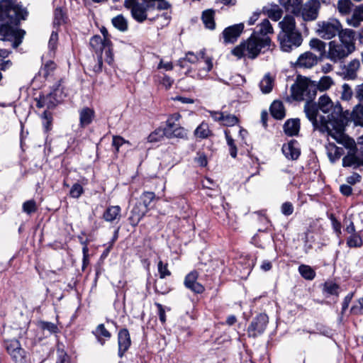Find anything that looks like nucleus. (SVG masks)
Here are the masks:
<instances>
[{
  "instance_id": "60",
  "label": "nucleus",
  "mask_w": 363,
  "mask_h": 363,
  "mask_svg": "<svg viewBox=\"0 0 363 363\" xmlns=\"http://www.w3.org/2000/svg\"><path fill=\"white\" fill-rule=\"evenodd\" d=\"M173 67L174 66L172 62H164L163 60H161L157 65L158 69H163L165 71H170Z\"/></svg>"
},
{
  "instance_id": "12",
  "label": "nucleus",
  "mask_w": 363,
  "mask_h": 363,
  "mask_svg": "<svg viewBox=\"0 0 363 363\" xmlns=\"http://www.w3.org/2000/svg\"><path fill=\"white\" fill-rule=\"evenodd\" d=\"M318 57L310 51L299 55L294 65L296 68L310 69L317 65Z\"/></svg>"
},
{
  "instance_id": "8",
  "label": "nucleus",
  "mask_w": 363,
  "mask_h": 363,
  "mask_svg": "<svg viewBox=\"0 0 363 363\" xmlns=\"http://www.w3.org/2000/svg\"><path fill=\"white\" fill-rule=\"evenodd\" d=\"M183 58L186 59V62L190 64H195L196 62L200 64L201 60L204 61L206 67H203L197 74V77L200 79L205 77L213 67L212 59L205 56V50H201L197 55L192 52H188Z\"/></svg>"
},
{
  "instance_id": "53",
  "label": "nucleus",
  "mask_w": 363,
  "mask_h": 363,
  "mask_svg": "<svg viewBox=\"0 0 363 363\" xmlns=\"http://www.w3.org/2000/svg\"><path fill=\"white\" fill-rule=\"evenodd\" d=\"M157 268L161 279H164L166 277L171 275V272L167 269V264H164L162 261H159Z\"/></svg>"
},
{
  "instance_id": "41",
  "label": "nucleus",
  "mask_w": 363,
  "mask_h": 363,
  "mask_svg": "<svg viewBox=\"0 0 363 363\" xmlns=\"http://www.w3.org/2000/svg\"><path fill=\"white\" fill-rule=\"evenodd\" d=\"M167 128H157L151 133L147 137L149 143H156L160 141L164 136L166 137Z\"/></svg>"
},
{
  "instance_id": "4",
  "label": "nucleus",
  "mask_w": 363,
  "mask_h": 363,
  "mask_svg": "<svg viewBox=\"0 0 363 363\" xmlns=\"http://www.w3.org/2000/svg\"><path fill=\"white\" fill-rule=\"evenodd\" d=\"M281 30L278 35L280 48L284 52H289L296 49L303 43L302 35L296 28V21L293 16L286 15L279 21Z\"/></svg>"
},
{
  "instance_id": "33",
  "label": "nucleus",
  "mask_w": 363,
  "mask_h": 363,
  "mask_svg": "<svg viewBox=\"0 0 363 363\" xmlns=\"http://www.w3.org/2000/svg\"><path fill=\"white\" fill-rule=\"evenodd\" d=\"M273 33V28L267 18H265L257 26V30L253 33H255L257 36H267V34Z\"/></svg>"
},
{
  "instance_id": "24",
  "label": "nucleus",
  "mask_w": 363,
  "mask_h": 363,
  "mask_svg": "<svg viewBox=\"0 0 363 363\" xmlns=\"http://www.w3.org/2000/svg\"><path fill=\"white\" fill-rule=\"evenodd\" d=\"M121 207L119 206H111L106 208L103 214L104 219L110 223L118 221L121 218Z\"/></svg>"
},
{
  "instance_id": "13",
  "label": "nucleus",
  "mask_w": 363,
  "mask_h": 363,
  "mask_svg": "<svg viewBox=\"0 0 363 363\" xmlns=\"http://www.w3.org/2000/svg\"><path fill=\"white\" fill-rule=\"evenodd\" d=\"M244 29V24L240 23L225 28L223 36L225 43H233L239 38Z\"/></svg>"
},
{
  "instance_id": "46",
  "label": "nucleus",
  "mask_w": 363,
  "mask_h": 363,
  "mask_svg": "<svg viewBox=\"0 0 363 363\" xmlns=\"http://www.w3.org/2000/svg\"><path fill=\"white\" fill-rule=\"evenodd\" d=\"M352 3L350 0H339L337 9L342 14L349 13L352 9Z\"/></svg>"
},
{
  "instance_id": "11",
  "label": "nucleus",
  "mask_w": 363,
  "mask_h": 363,
  "mask_svg": "<svg viewBox=\"0 0 363 363\" xmlns=\"http://www.w3.org/2000/svg\"><path fill=\"white\" fill-rule=\"evenodd\" d=\"M318 4L313 1H308L302 6L300 13L296 16H301L304 21H312L317 19L318 16Z\"/></svg>"
},
{
  "instance_id": "49",
  "label": "nucleus",
  "mask_w": 363,
  "mask_h": 363,
  "mask_svg": "<svg viewBox=\"0 0 363 363\" xmlns=\"http://www.w3.org/2000/svg\"><path fill=\"white\" fill-rule=\"evenodd\" d=\"M227 144L229 146L230 154L232 157L235 158L237 156L238 149L235 144L234 140L228 134L227 131L225 132Z\"/></svg>"
},
{
  "instance_id": "1",
  "label": "nucleus",
  "mask_w": 363,
  "mask_h": 363,
  "mask_svg": "<svg viewBox=\"0 0 363 363\" xmlns=\"http://www.w3.org/2000/svg\"><path fill=\"white\" fill-rule=\"evenodd\" d=\"M304 112L314 130L327 133L338 143H344L342 108L338 102L334 104L328 96L323 95L320 97L318 104L307 103L304 106Z\"/></svg>"
},
{
  "instance_id": "39",
  "label": "nucleus",
  "mask_w": 363,
  "mask_h": 363,
  "mask_svg": "<svg viewBox=\"0 0 363 363\" xmlns=\"http://www.w3.org/2000/svg\"><path fill=\"white\" fill-rule=\"evenodd\" d=\"M52 83H45V86H47L50 91H62L65 88V80L61 77H55L52 79Z\"/></svg>"
},
{
  "instance_id": "25",
  "label": "nucleus",
  "mask_w": 363,
  "mask_h": 363,
  "mask_svg": "<svg viewBox=\"0 0 363 363\" xmlns=\"http://www.w3.org/2000/svg\"><path fill=\"white\" fill-rule=\"evenodd\" d=\"M342 165L344 167H354L357 168L363 166V152L358 156L354 154H348L342 159Z\"/></svg>"
},
{
  "instance_id": "26",
  "label": "nucleus",
  "mask_w": 363,
  "mask_h": 363,
  "mask_svg": "<svg viewBox=\"0 0 363 363\" xmlns=\"http://www.w3.org/2000/svg\"><path fill=\"white\" fill-rule=\"evenodd\" d=\"M147 7L143 4L135 5L130 9L132 17L138 23L144 22L147 18Z\"/></svg>"
},
{
  "instance_id": "64",
  "label": "nucleus",
  "mask_w": 363,
  "mask_h": 363,
  "mask_svg": "<svg viewBox=\"0 0 363 363\" xmlns=\"http://www.w3.org/2000/svg\"><path fill=\"white\" fill-rule=\"evenodd\" d=\"M359 306H353L351 309L352 312L354 314L363 313V297L359 301Z\"/></svg>"
},
{
  "instance_id": "56",
  "label": "nucleus",
  "mask_w": 363,
  "mask_h": 363,
  "mask_svg": "<svg viewBox=\"0 0 363 363\" xmlns=\"http://www.w3.org/2000/svg\"><path fill=\"white\" fill-rule=\"evenodd\" d=\"M57 40V33L56 31H52L48 43V47L51 50L54 51L56 48Z\"/></svg>"
},
{
  "instance_id": "58",
  "label": "nucleus",
  "mask_w": 363,
  "mask_h": 363,
  "mask_svg": "<svg viewBox=\"0 0 363 363\" xmlns=\"http://www.w3.org/2000/svg\"><path fill=\"white\" fill-rule=\"evenodd\" d=\"M173 82V79L169 77L164 75L160 81V84H162L164 89H167L171 88Z\"/></svg>"
},
{
  "instance_id": "18",
  "label": "nucleus",
  "mask_w": 363,
  "mask_h": 363,
  "mask_svg": "<svg viewBox=\"0 0 363 363\" xmlns=\"http://www.w3.org/2000/svg\"><path fill=\"white\" fill-rule=\"evenodd\" d=\"M118 355L122 357L131 345L129 332L127 329H121L118 335Z\"/></svg>"
},
{
  "instance_id": "63",
  "label": "nucleus",
  "mask_w": 363,
  "mask_h": 363,
  "mask_svg": "<svg viewBox=\"0 0 363 363\" xmlns=\"http://www.w3.org/2000/svg\"><path fill=\"white\" fill-rule=\"evenodd\" d=\"M56 363H70L69 357L63 351L60 352Z\"/></svg>"
},
{
  "instance_id": "45",
  "label": "nucleus",
  "mask_w": 363,
  "mask_h": 363,
  "mask_svg": "<svg viewBox=\"0 0 363 363\" xmlns=\"http://www.w3.org/2000/svg\"><path fill=\"white\" fill-rule=\"evenodd\" d=\"M333 84V81L330 77L324 76L320 78L319 83L316 86L319 91H326Z\"/></svg>"
},
{
  "instance_id": "10",
  "label": "nucleus",
  "mask_w": 363,
  "mask_h": 363,
  "mask_svg": "<svg viewBox=\"0 0 363 363\" xmlns=\"http://www.w3.org/2000/svg\"><path fill=\"white\" fill-rule=\"evenodd\" d=\"M269 322L268 316L265 313H259L250 324L247 328L249 337H257L265 330Z\"/></svg>"
},
{
  "instance_id": "15",
  "label": "nucleus",
  "mask_w": 363,
  "mask_h": 363,
  "mask_svg": "<svg viewBox=\"0 0 363 363\" xmlns=\"http://www.w3.org/2000/svg\"><path fill=\"white\" fill-rule=\"evenodd\" d=\"M199 273L196 271L191 272L184 279V286L195 294H201L204 291V287L197 281Z\"/></svg>"
},
{
  "instance_id": "37",
  "label": "nucleus",
  "mask_w": 363,
  "mask_h": 363,
  "mask_svg": "<svg viewBox=\"0 0 363 363\" xmlns=\"http://www.w3.org/2000/svg\"><path fill=\"white\" fill-rule=\"evenodd\" d=\"M206 28L213 30L215 28L214 11L211 9L203 11L201 16Z\"/></svg>"
},
{
  "instance_id": "23",
  "label": "nucleus",
  "mask_w": 363,
  "mask_h": 363,
  "mask_svg": "<svg viewBox=\"0 0 363 363\" xmlns=\"http://www.w3.org/2000/svg\"><path fill=\"white\" fill-rule=\"evenodd\" d=\"M79 125L81 128H84L91 124L94 118V111L89 107H84L79 110Z\"/></svg>"
},
{
  "instance_id": "40",
  "label": "nucleus",
  "mask_w": 363,
  "mask_h": 363,
  "mask_svg": "<svg viewBox=\"0 0 363 363\" xmlns=\"http://www.w3.org/2000/svg\"><path fill=\"white\" fill-rule=\"evenodd\" d=\"M274 78L270 74H266L259 83L261 91H272L274 88Z\"/></svg>"
},
{
  "instance_id": "6",
  "label": "nucleus",
  "mask_w": 363,
  "mask_h": 363,
  "mask_svg": "<svg viewBox=\"0 0 363 363\" xmlns=\"http://www.w3.org/2000/svg\"><path fill=\"white\" fill-rule=\"evenodd\" d=\"M345 29H342L341 23L336 18H329L327 21H318L315 30L316 34L325 40H330L333 38L341 34Z\"/></svg>"
},
{
  "instance_id": "61",
  "label": "nucleus",
  "mask_w": 363,
  "mask_h": 363,
  "mask_svg": "<svg viewBox=\"0 0 363 363\" xmlns=\"http://www.w3.org/2000/svg\"><path fill=\"white\" fill-rule=\"evenodd\" d=\"M361 179V176L357 173H353L351 176L347 178V182L350 185L355 184L357 182H359Z\"/></svg>"
},
{
  "instance_id": "54",
  "label": "nucleus",
  "mask_w": 363,
  "mask_h": 363,
  "mask_svg": "<svg viewBox=\"0 0 363 363\" xmlns=\"http://www.w3.org/2000/svg\"><path fill=\"white\" fill-rule=\"evenodd\" d=\"M82 193H83L82 186L79 184H74L70 189L69 194L73 198H79L82 195Z\"/></svg>"
},
{
  "instance_id": "55",
  "label": "nucleus",
  "mask_w": 363,
  "mask_h": 363,
  "mask_svg": "<svg viewBox=\"0 0 363 363\" xmlns=\"http://www.w3.org/2000/svg\"><path fill=\"white\" fill-rule=\"evenodd\" d=\"M221 121L227 126H233L238 123V118L234 115L228 114Z\"/></svg>"
},
{
  "instance_id": "16",
  "label": "nucleus",
  "mask_w": 363,
  "mask_h": 363,
  "mask_svg": "<svg viewBox=\"0 0 363 363\" xmlns=\"http://www.w3.org/2000/svg\"><path fill=\"white\" fill-rule=\"evenodd\" d=\"M290 91H316V84L308 78L299 75L291 85Z\"/></svg>"
},
{
  "instance_id": "19",
  "label": "nucleus",
  "mask_w": 363,
  "mask_h": 363,
  "mask_svg": "<svg viewBox=\"0 0 363 363\" xmlns=\"http://www.w3.org/2000/svg\"><path fill=\"white\" fill-rule=\"evenodd\" d=\"M282 152L285 157L291 160H296L300 155V149L298 143L295 140H291L282 146Z\"/></svg>"
},
{
  "instance_id": "7",
  "label": "nucleus",
  "mask_w": 363,
  "mask_h": 363,
  "mask_svg": "<svg viewBox=\"0 0 363 363\" xmlns=\"http://www.w3.org/2000/svg\"><path fill=\"white\" fill-rule=\"evenodd\" d=\"M90 45L96 52L104 55L105 61L111 65L113 62V55L111 51V41L104 40L100 35H94L90 39Z\"/></svg>"
},
{
  "instance_id": "50",
  "label": "nucleus",
  "mask_w": 363,
  "mask_h": 363,
  "mask_svg": "<svg viewBox=\"0 0 363 363\" xmlns=\"http://www.w3.org/2000/svg\"><path fill=\"white\" fill-rule=\"evenodd\" d=\"M65 22V13L62 9L57 8L54 12V26H59Z\"/></svg>"
},
{
  "instance_id": "44",
  "label": "nucleus",
  "mask_w": 363,
  "mask_h": 363,
  "mask_svg": "<svg viewBox=\"0 0 363 363\" xmlns=\"http://www.w3.org/2000/svg\"><path fill=\"white\" fill-rule=\"evenodd\" d=\"M301 275L307 280H312L315 276V271L308 265L301 264L298 267Z\"/></svg>"
},
{
  "instance_id": "21",
  "label": "nucleus",
  "mask_w": 363,
  "mask_h": 363,
  "mask_svg": "<svg viewBox=\"0 0 363 363\" xmlns=\"http://www.w3.org/2000/svg\"><path fill=\"white\" fill-rule=\"evenodd\" d=\"M262 12L269 18L274 21H278L283 16L282 9L277 4H269L262 8Z\"/></svg>"
},
{
  "instance_id": "51",
  "label": "nucleus",
  "mask_w": 363,
  "mask_h": 363,
  "mask_svg": "<svg viewBox=\"0 0 363 363\" xmlns=\"http://www.w3.org/2000/svg\"><path fill=\"white\" fill-rule=\"evenodd\" d=\"M339 286L333 282H325L324 284V291L330 295H337Z\"/></svg>"
},
{
  "instance_id": "59",
  "label": "nucleus",
  "mask_w": 363,
  "mask_h": 363,
  "mask_svg": "<svg viewBox=\"0 0 363 363\" xmlns=\"http://www.w3.org/2000/svg\"><path fill=\"white\" fill-rule=\"evenodd\" d=\"M126 141L121 136H113V146L116 148V150L118 152L119 150V147L125 143Z\"/></svg>"
},
{
  "instance_id": "22",
  "label": "nucleus",
  "mask_w": 363,
  "mask_h": 363,
  "mask_svg": "<svg viewBox=\"0 0 363 363\" xmlns=\"http://www.w3.org/2000/svg\"><path fill=\"white\" fill-rule=\"evenodd\" d=\"M279 2L286 11L296 16L300 13V10L303 5V0H279Z\"/></svg>"
},
{
  "instance_id": "5",
  "label": "nucleus",
  "mask_w": 363,
  "mask_h": 363,
  "mask_svg": "<svg viewBox=\"0 0 363 363\" xmlns=\"http://www.w3.org/2000/svg\"><path fill=\"white\" fill-rule=\"evenodd\" d=\"M270 45L269 37L257 36L255 33H252L247 41L235 47L232 53L240 59L244 57L255 59L260 52L269 49Z\"/></svg>"
},
{
  "instance_id": "47",
  "label": "nucleus",
  "mask_w": 363,
  "mask_h": 363,
  "mask_svg": "<svg viewBox=\"0 0 363 363\" xmlns=\"http://www.w3.org/2000/svg\"><path fill=\"white\" fill-rule=\"evenodd\" d=\"M347 244L350 247H358L362 246V240L358 233L352 234L347 238Z\"/></svg>"
},
{
  "instance_id": "14",
  "label": "nucleus",
  "mask_w": 363,
  "mask_h": 363,
  "mask_svg": "<svg viewBox=\"0 0 363 363\" xmlns=\"http://www.w3.org/2000/svg\"><path fill=\"white\" fill-rule=\"evenodd\" d=\"M56 69V65L53 61H48L39 70L38 76L34 78V82H36L38 79L44 78L45 83L51 84L52 83V79L55 77V71Z\"/></svg>"
},
{
  "instance_id": "57",
  "label": "nucleus",
  "mask_w": 363,
  "mask_h": 363,
  "mask_svg": "<svg viewBox=\"0 0 363 363\" xmlns=\"http://www.w3.org/2000/svg\"><path fill=\"white\" fill-rule=\"evenodd\" d=\"M294 212V207L291 203L285 202L281 206V213L285 216H290Z\"/></svg>"
},
{
  "instance_id": "32",
  "label": "nucleus",
  "mask_w": 363,
  "mask_h": 363,
  "mask_svg": "<svg viewBox=\"0 0 363 363\" xmlns=\"http://www.w3.org/2000/svg\"><path fill=\"white\" fill-rule=\"evenodd\" d=\"M196 138L203 140L208 138L213 135L212 131L210 130L208 123H201L194 130V133Z\"/></svg>"
},
{
  "instance_id": "42",
  "label": "nucleus",
  "mask_w": 363,
  "mask_h": 363,
  "mask_svg": "<svg viewBox=\"0 0 363 363\" xmlns=\"http://www.w3.org/2000/svg\"><path fill=\"white\" fill-rule=\"evenodd\" d=\"M155 194L152 191H145L143 193V194L140 197V203L143 204V206L147 208V210L150 208L151 203L155 200Z\"/></svg>"
},
{
  "instance_id": "29",
  "label": "nucleus",
  "mask_w": 363,
  "mask_h": 363,
  "mask_svg": "<svg viewBox=\"0 0 363 363\" xmlns=\"http://www.w3.org/2000/svg\"><path fill=\"white\" fill-rule=\"evenodd\" d=\"M300 129L299 119H289L284 125V133L289 136H293L298 134Z\"/></svg>"
},
{
  "instance_id": "36",
  "label": "nucleus",
  "mask_w": 363,
  "mask_h": 363,
  "mask_svg": "<svg viewBox=\"0 0 363 363\" xmlns=\"http://www.w3.org/2000/svg\"><path fill=\"white\" fill-rule=\"evenodd\" d=\"M270 111L272 116L277 119H282L285 116L284 106L279 101H274L272 104Z\"/></svg>"
},
{
  "instance_id": "30",
  "label": "nucleus",
  "mask_w": 363,
  "mask_h": 363,
  "mask_svg": "<svg viewBox=\"0 0 363 363\" xmlns=\"http://www.w3.org/2000/svg\"><path fill=\"white\" fill-rule=\"evenodd\" d=\"M328 156L332 162L338 160L344 153L342 147H337L334 143H328L325 145Z\"/></svg>"
},
{
  "instance_id": "43",
  "label": "nucleus",
  "mask_w": 363,
  "mask_h": 363,
  "mask_svg": "<svg viewBox=\"0 0 363 363\" xmlns=\"http://www.w3.org/2000/svg\"><path fill=\"white\" fill-rule=\"evenodd\" d=\"M352 118L355 125L363 126V106L358 104L352 111Z\"/></svg>"
},
{
  "instance_id": "20",
  "label": "nucleus",
  "mask_w": 363,
  "mask_h": 363,
  "mask_svg": "<svg viewBox=\"0 0 363 363\" xmlns=\"http://www.w3.org/2000/svg\"><path fill=\"white\" fill-rule=\"evenodd\" d=\"M360 66V61L357 59H354L348 64L345 65L342 69V74L344 79H354L357 77V71Z\"/></svg>"
},
{
  "instance_id": "31",
  "label": "nucleus",
  "mask_w": 363,
  "mask_h": 363,
  "mask_svg": "<svg viewBox=\"0 0 363 363\" xmlns=\"http://www.w3.org/2000/svg\"><path fill=\"white\" fill-rule=\"evenodd\" d=\"M113 27L121 32H126L128 30V20L122 15L118 14L111 19Z\"/></svg>"
},
{
  "instance_id": "17",
  "label": "nucleus",
  "mask_w": 363,
  "mask_h": 363,
  "mask_svg": "<svg viewBox=\"0 0 363 363\" xmlns=\"http://www.w3.org/2000/svg\"><path fill=\"white\" fill-rule=\"evenodd\" d=\"M36 106L39 108L47 106L48 108H54L58 103L57 99V92H48L46 95L40 94L39 97L35 98Z\"/></svg>"
},
{
  "instance_id": "38",
  "label": "nucleus",
  "mask_w": 363,
  "mask_h": 363,
  "mask_svg": "<svg viewBox=\"0 0 363 363\" xmlns=\"http://www.w3.org/2000/svg\"><path fill=\"white\" fill-rule=\"evenodd\" d=\"M94 334L98 339V341L101 343V345H104L105 343L104 340L102 337H105L106 339H109L111 337V333L106 330L104 324H99L94 332Z\"/></svg>"
},
{
  "instance_id": "52",
  "label": "nucleus",
  "mask_w": 363,
  "mask_h": 363,
  "mask_svg": "<svg viewBox=\"0 0 363 363\" xmlns=\"http://www.w3.org/2000/svg\"><path fill=\"white\" fill-rule=\"evenodd\" d=\"M23 210L28 214L34 213L37 210L36 203L34 200H29L23 203Z\"/></svg>"
},
{
  "instance_id": "27",
  "label": "nucleus",
  "mask_w": 363,
  "mask_h": 363,
  "mask_svg": "<svg viewBox=\"0 0 363 363\" xmlns=\"http://www.w3.org/2000/svg\"><path fill=\"white\" fill-rule=\"evenodd\" d=\"M149 211L147 208L144 207L140 202L137 203L131 211V216L130 220L138 224L140 220L145 216V215Z\"/></svg>"
},
{
  "instance_id": "48",
  "label": "nucleus",
  "mask_w": 363,
  "mask_h": 363,
  "mask_svg": "<svg viewBox=\"0 0 363 363\" xmlns=\"http://www.w3.org/2000/svg\"><path fill=\"white\" fill-rule=\"evenodd\" d=\"M11 53V51L6 49L0 50V67L1 69L5 70L11 65L10 60L3 61V59L6 58Z\"/></svg>"
},
{
  "instance_id": "2",
  "label": "nucleus",
  "mask_w": 363,
  "mask_h": 363,
  "mask_svg": "<svg viewBox=\"0 0 363 363\" xmlns=\"http://www.w3.org/2000/svg\"><path fill=\"white\" fill-rule=\"evenodd\" d=\"M28 15L27 11L22 6L15 4L11 0H1L0 2V40L10 41L13 48L21 43L26 32L18 28L21 20Z\"/></svg>"
},
{
  "instance_id": "34",
  "label": "nucleus",
  "mask_w": 363,
  "mask_h": 363,
  "mask_svg": "<svg viewBox=\"0 0 363 363\" xmlns=\"http://www.w3.org/2000/svg\"><path fill=\"white\" fill-rule=\"evenodd\" d=\"M316 92H291V97L296 101H305L307 103H313L312 101L315 96Z\"/></svg>"
},
{
  "instance_id": "28",
  "label": "nucleus",
  "mask_w": 363,
  "mask_h": 363,
  "mask_svg": "<svg viewBox=\"0 0 363 363\" xmlns=\"http://www.w3.org/2000/svg\"><path fill=\"white\" fill-rule=\"evenodd\" d=\"M166 128V137L167 138H185L186 137V131L183 127H181L177 125H176L175 126H172V125L169 123V127Z\"/></svg>"
},
{
  "instance_id": "62",
  "label": "nucleus",
  "mask_w": 363,
  "mask_h": 363,
  "mask_svg": "<svg viewBox=\"0 0 363 363\" xmlns=\"http://www.w3.org/2000/svg\"><path fill=\"white\" fill-rule=\"evenodd\" d=\"M330 219H331V221H332V225H333V228L334 229V230L337 233V234H340L341 233V223L340 222H339L335 217L333 215L331 216L330 217Z\"/></svg>"
},
{
  "instance_id": "3",
  "label": "nucleus",
  "mask_w": 363,
  "mask_h": 363,
  "mask_svg": "<svg viewBox=\"0 0 363 363\" xmlns=\"http://www.w3.org/2000/svg\"><path fill=\"white\" fill-rule=\"evenodd\" d=\"M356 32L352 29H345L340 34L338 40H332L328 44L326 57L333 62H340L347 57L355 50Z\"/></svg>"
},
{
  "instance_id": "35",
  "label": "nucleus",
  "mask_w": 363,
  "mask_h": 363,
  "mask_svg": "<svg viewBox=\"0 0 363 363\" xmlns=\"http://www.w3.org/2000/svg\"><path fill=\"white\" fill-rule=\"evenodd\" d=\"M309 46L311 49L318 53L320 57L326 53V43L318 38H312L309 42Z\"/></svg>"
},
{
  "instance_id": "9",
  "label": "nucleus",
  "mask_w": 363,
  "mask_h": 363,
  "mask_svg": "<svg viewBox=\"0 0 363 363\" xmlns=\"http://www.w3.org/2000/svg\"><path fill=\"white\" fill-rule=\"evenodd\" d=\"M5 347L11 359L16 363H26L27 353L22 348L20 342L16 339L7 340L5 341Z\"/></svg>"
}]
</instances>
